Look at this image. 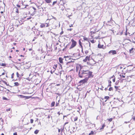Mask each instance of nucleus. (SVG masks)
Returning <instances> with one entry per match:
<instances>
[{
  "instance_id": "obj_50",
  "label": "nucleus",
  "mask_w": 135,
  "mask_h": 135,
  "mask_svg": "<svg viewBox=\"0 0 135 135\" xmlns=\"http://www.w3.org/2000/svg\"><path fill=\"white\" fill-rule=\"evenodd\" d=\"M4 74H5V73H3L2 74V75H4ZM1 76V75H0V76Z\"/></svg>"
},
{
  "instance_id": "obj_16",
  "label": "nucleus",
  "mask_w": 135,
  "mask_h": 135,
  "mask_svg": "<svg viewBox=\"0 0 135 135\" xmlns=\"http://www.w3.org/2000/svg\"><path fill=\"white\" fill-rule=\"evenodd\" d=\"M108 82H109V85H108V87L111 86V81H109Z\"/></svg>"
},
{
  "instance_id": "obj_44",
  "label": "nucleus",
  "mask_w": 135,
  "mask_h": 135,
  "mask_svg": "<svg viewBox=\"0 0 135 135\" xmlns=\"http://www.w3.org/2000/svg\"><path fill=\"white\" fill-rule=\"evenodd\" d=\"M13 135H17V133L16 132L14 133L13 134Z\"/></svg>"
},
{
  "instance_id": "obj_12",
  "label": "nucleus",
  "mask_w": 135,
  "mask_h": 135,
  "mask_svg": "<svg viewBox=\"0 0 135 135\" xmlns=\"http://www.w3.org/2000/svg\"><path fill=\"white\" fill-rule=\"evenodd\" d=\"M47 3H50L51 2V0H45Z\"/></svg>"
},
{
  "instance_id": "obj_42",
  "label": "nucleus",
  "mask_w": 135,
  "mask_h": 135,
  "mask_svg": "<svg viewBox=\"0 0 135 135\" xmlns=\"http://www.w3.org/2000/svg\"><path fill=\"white\" fill-rule=\"evenodd\" d=\"M72 28H70V29H67L68 31H71L72 30Z\"/></svg>"
},
{
  "instance_id": "obj_6",
  "label": "nucleus",
  "mask_w": 135,
  "mask_h": 135,
  "mask_svg": "<svg viewBox=\"0 0 135 135\" xmlns=\"http://www.w3.org/2000/svg\"><path fill=\"white\" fill-rule=\"evenodd\" d=\"M49 26L48 24L47 23H42L40 25V27L41 28H43L45 27H47Z\"/></svg>"
},
{
  "instance_id": "obj_62",
  "label": "nucleus",
  "mask_w": 135,
  "mask_h": 135,
  "mask_svg": "<svg viewBox=\"0 0 135 135\" xmlns=\"http://www.w3.org/2000/svg\"><path fill=\"white\" fill-rule=\"evenodd\" d=\"M7 91H9V92H10V91H9V90L7 89Z\"/></svg>"
},
{
  "instance_id": "obj_24",
  "label": "nucleus",
  "mask_w": 135,
  "mask_h": 135,
  "mask_svg": "<svg viewBox=\"0 0 135 135\" xmlns=\"http://www.w3.org/2000/svg\"><path fill=\"white\" fill-rule=\"evenodd\" d=\"M133 48H132L131 49H130L129 50V52L130 53H131L132 52V51L133 50Z\"/></svg>"
},
{
  "instance_id": "obj_18",
  "label": "nucleus",
  "mask_w": 135,
  "mask_h": 135,
  "mask_svg": "<svg viewBox=\"0 0 135 135\" xmlns=\"http://www.w3.org/2000/svg\"><path fill=\"white\" fill-rule=\"evenodd\" d=\"M79 45L81 46V48H82L83 46L81 45V42L80 40H79Z\"/></svg>"
},
{
  "instance_id": "obj_27",
  "label": "nucleus",
  "mask_w": 135,
  "mask_h": 135,
  "mask_svg": "<svg viewBox=\"0 0 135 135\" xmlns=\"http://www.w3.org/2000/svg\"><path fill=\"white\" fill-rule=\"evenodd\" d=\"M20 97H21V98H25V96L22 95H19Z\"/></svg>"
},
{
  "instance_id": "obj_52",
  "label": "nucleus",
  "mask_w": 135,
  "mask_h": 135,
  "mask_svg": "<svg viewBox=\"0 0 135 135\" xmlns=\"http://www.w3.org/2000/svg\"><path fill=\"white\" fill-rule=\"evenodd\" d=\"M108 87V86L107 88H105V90L106 91L107 90Z\"/></svg>"
},
{
  "instance_id": "obj_58",
  "label": "nucleus",
  "mask_w": 135,
  "mask_h": 135,
  "mask_svg": "<svg viewBox=\"0 0 135 135\" xmlns=\"http://www.w3.org/2000/svg\"><path fill=\"white\" fill-rule=\"evenodd\" d=\"M81 49H82L81 52H82L83 53V47L82 48H81Z\"/></svg>"
},
{
  "instance_id": "obj_49",
  "label": "nucleus",
  "mask_w": 135,
  "mask_h": 135,
  "mask_svg": "<svg viewBox=\"0 0 135 135\" xmlns=\"http://www.w3.org/2000/svg\"><path fill=\"white\" fill-rule=\"evenodd\" d=\"M31 18V17H29L27 18V19L28 20H29Z\"/></svg>"
},
{
  "instance_id": "obj_60",
  "label": "nucleus",
  "mask_w": 135,
  "mask_h": 135,
  "mask_svg": "<svg viewBox=\"0 0 135 135\" xmlns=\"http://www.w3.org/2000/svg\"><path fill=\"white\" fill-rule=\"evenodd\" d=\"M57 86H59L60 85V84H56Z\"/></svg>"
},
{
  "instance_id": "obj_40",
  "label": "nucleus",
  "mask_w": 135,
  "mask_h": 135,
  "mask_svg": "<svg viewBox=\"0 0 135 135\" xmlns=\"http://www.w3.org/2000/svg\"><path fill=\"white\" fill-rule=\"evenodd\" d=\"M74 62V61H69V62H67V64H68L70 63H71V62Z\"/></svg>"
},
{
  "instance_id": "obj_22",
  "label": "nucleus",
  "mask_w": 135,
  "mask_h": 135,
  "mask_svg": "<svg viewBox=\"0 0 135 135\" xmlns=\"http://www.w3.org/2000/svg\"><path fill=\"white\" fill-rule=\"evenodd\" d=\"M74 121H76L78 119V117H75V118H74Z\"/></svg>"
},
{
  "instance_id": "obj_63",
  "label": "nucleus",
  "mask_w": 135,
  "mask_h": 135,
  "mask_svg": "<svg viewBox=\"0 0 135 135\" xmlns=\"http://www.w3.org/2000/svg\"><path fill=\"white\" fill-rule=\"evenodd\" d=\"M133 119L135 120V117H134L133 118Z\"/></svg>"
},
{
  "instance_id": "obj_7",
  "label": "nucleus",
  "mask_w": 135,
  "mask_h": 135,
  "mask_svg": "<svg viewBox=\"0 0 135 135\" xmlns=\"http://www.w3.org/2000/svg\"><path fill=\"white\" fill-rule=\"evenodd\" d=\"M116 52L115 50H111L109 52V54H110L112 53V55L116 54Z\"/></svg>"
},
{
  "instance_id": "obj_32",
  "label": "nucleus",
  "mask_w": 135,
  "mask_h": 135,
  "mask_svg": "<svg viewBox=\"0 0 135 135\" xmlns=\"http://www.w3.org/2000/svg\"><path fill=\"white\" fill-rule=\"evenodd\" d=\"M120 76L121 78H125V76L123 75H120Z\"/></svg>"
},
{
  "instance_id": "obj_51",
  "label": "nucleus",
  "mask_w": 135,
  "mask_h": 135,
  "mask_svg": "<svg viewBox=\"0 0 135 135\" xmlns=\"http://www.w3.org/2000/svg\"><path fill=\"white\" fill-rule=\"evenodd\" d=\"M129 121H128V122H124V123H129Z\"/></svg>"
},
{
  "instance_id": "obj_54",
  "label": "nucleus",
  "mask_w": 135,
  "mask_h": 135,
  "mask_svg": "<svg viewBox=\"0 0 135 135\" xmlns=\"http://www.w3.org/2000/svg\"><path fill=\"white\" fill-rule=\"evenodd\" d=\"M57 114L59 115L60 114L59 112H57Z\"/></svg>"
},
{
  "instance_id": "obj_11",
  "label": "nucleus",
  "mask_w": 135,
  "mask_h": 135,
  "mask_svg": "<svg viewBox=\"0 0 135 135\" xmlns=\"http://www.w3.org/2000/svg\"><path fill=\"white\" fill-rule=\"evenodd\" d=\"M96 132L95 131H91V132L89 133V135H91V134H95Z\"/></svg>"
},
{
  "instance_id": "obj_8",
  "label": "nucleus",
  "mask_w": 135,
  "mask_h": 135,
  "mask_svg": "<svg viewBox=\"0 0 135 135\" xmlns=\"http://www.w3.org/2000/svg\"><path fill=\"white\" fill-rule=\"evenodd\" d=\"M103 46L104 45H101L100 43H99L98 45V47L99 48H103L104 49Z\"/></svg>"
},
{
  "instance_id": "obj_34",
  "label": "nucleus",
  "mask_w": 135,
  "mask_h": 135,
  "mask_svg": "<svg viewBox=\"0 0 135 135\" xmlns=\"http://www.w3.org/2000/svg\"><path fill=\"white\" fill-rule=\"evenodd\" d=\"M90 42L92 43H94V40H92L90 41Z\"/></svg>"
},
{
  "instance_id": "obj_48",
  "label": "nucleus",
  "mask_w": 135,
  "mask_h": 135,
  "mask_svg": "<svg viewBox=\"0 0 135 135\" xmlns=\"http://www.w3.org/2000/svg\"><path fill=\"white\" fill-rule=\"evenodd\" d=\"M113 81L114 82H115V78L113 79Z\"/></svg>"
},
{
  "instance_id": "obj_26",
  "label": "nucleus",
  "mask_w": 135,
  "mask_h": 135,
  "mask_svg": "<svg viewBox=\"0 0 135 135\" xmlns=\"http://www.w3.org/2000/svg\"><path fill=\"white\" fill-rule=\"evenodd\" d=\"M105 124H103L102 126V128H101L100 129H103L104 128V127H105Z\"/></svg>"
},
{
  "instance_id": "obj_5",
  "label": "nucleus",
  "mask_w": 135,
  "mask_h": 135,
  "mask_svg": "<svg viewBox=\"0 0 135 135\" xmlns=\"http://www.w3.org/2000/svg\"><path fill=\"white\" fill-rule=\"evenodd\" d=\"M88 79L87 78H85L84 79L80 80L79 83L81 84L82 85L83 84L86 83Z\"/></svg>"
},
{
  "instance_id": "obj_31",
  "label": "nucleus",
  "mask_w": 135,
  "mask_h": 135,
  "mask_svg": "<svg viewBox=\"0 0 135 135\" xmlns=\"http://www.w3.org/2000/svg\"><path fill=\"white\" fill-rule=\"evenodd\" d=\"M16 75L17 77H19V74L18 72L16 73Z\"/></svg>"
},
{
  "instance_id": "obj_59",
  "label": "nucleus",
  "mask_w": 135,
  "mask_h": 135,
  "mask_svg": "<svg viewBox=\"0 0 135 135\" xmlns=\"http://www.w3.org/2000/svg\"><path fill=\"white\" fill-rule=\"evenodd\" d=\"M68 123V122H66V123H65V125H66V124H67Z\"/></svg>"
},
{
  "instance_id": "obj_2",
  "label": "nucleus",
  "mask_w": 135,
  "mask_h": 135,
  "mask_svg": "<svg viewBox=\"0 0 135 135\" xmlns=\"http://www.w3.org/2000/svg\"><path fill=\"white\" fill-rule=\"evenodd\" d=\"M86 72L85 71V70L80 69L78 73L79 77L80 78L83 77L84 75V74H85V72Z\"/></svg>"
},
{
  "instance_id": "obj_64",
  "label": "nucleus",
  "mask_w": 135,
  "mask_h": 135,
  "mask_svg": "<svg viewBox=\"0 0 135 135\" xmlns=\"http://www.w3.org/2000/svg\"><path fill=\"white\" fill-rule=\"evenodd\" d=\"M1 135H4V134L3 133H2L1 134Z\"/></svg>"
},
{
  "instance_id": "obj_35",
  "label": "nucleus",
  "mask_w": 135,
  "mask_h": 135,
  "mask_svg": "<svg viewBox=\"0 0 135 135\" xmlns=\"http://www.w3.org/2000/svg\"><path fill=\"white\" fill-rule=\"evenodd\" d=\"M33 120L32 119H31L30 120L31 123H32L33 122Z\"/></svg>"
},
{
  "instance_id": "obj_37",
  "label": "nucleus",
  "mask_w": 135,
  "mask_h": 135,
  "mask_svg": "<svg viewBox=\"0 0 135 135\" xmlns=\"http://www.w3.org/2000/svg\"><path fill=\"white\" fill-rule=\"evenodd\" d=\"M64 57L65 58V60H66V59L69 57V56H65Z\"/></svg>"
},
{
  "instance_id": "obj_9",
  "label": "nucleus",
  "mask_w": 135,
  "mask_h": 135,
  "mask_svg": "<svg viewBox=\"0 0 135 135\" xmlns=\"http://www.w3.org/2000/svg\"><path fill=\"white\" fill-rule=\"evenodd\" d=\"M89 59V57L88 56H86L85 59L83 60V61L84 62H86Z\"/></svg>"
},
{
  "instance_id": "obj_45",
  "label": "nucleus",
  "mask_w": 135,
  "mask_h": 135,
  "mask_svg": "<svg viewBox=\"0 0 135 135\" xmlns=\"http://www.w3.org/2000/svg\"><path fill=\"white\" fill-rule=\"evenodd\" d=\"M88 50H86L85 51V53L86 54H87V53H88Z\"/></svg>"
},
{
  "instance_id": "obj_13",
  "label": "nucleus",
  "mask_w": 135,
  "mask_h": 135,
  "mask_svg": "<svg viewBox=\"0 0 135 135\" xmlns=\"http://www.w3.org/2000/svg\"><path fill=\"white\" fill-rule=\"evenodd\" d=\"M2 81L4 84H6V85L7 86H10L9 85V84H7V82L4 81H3V80H2Z\"/></svg>"
},
{
  "instance_id": "obj_53",
  "label": "nucleus",
  "mask_w": 135,
  "mask_h": 135,
  "mask_svg": "<svg viewBox=\"0 0 135 135\" xmlns=\"http://www.w3.org/2000/svg\"><path fill=\"white\" fill-rule=\"evenodd\" d=\"M63 33V31H62L60 33V34L61 35Z\"/></svg>"
},
{
  "instance_id": "obj_25",
  "label": "nucleus",
  "mask_w": 135,
  "mask_h": 135,
  "mask_svg": "<svg viewBox=\"0 0 135 135\" xmlns=\"http://www.w3.org/2000/svg\"><path fill=\"white\" fill-rule=\"evenodd\" d=\"M14 9H16V12L17 13H18L19 11H18V9L17 8H14Z\"/></svg>"
},
{
  "instance_id": "obj_23",
  "label": "nucleus",
  "mask_w": 135,
  "mask_h": 135,
  "mask_svg": "<svg viewBox=\"0 0 135 135\" xmlns=\"http://www.w3.org/2000/svg\"><path fill=\"white\" fill-rule=\"evenodd\" d=\"M3 99L4 100H8V99L7 98H6L5 97H3Z\"/></svg>"
},
{
  "instance_id": "obj_19",
  "label": "nucleus",
  "mask_w": 135,
  "mask_h": 135,
  "mask_svg": "<svg viewBox=\"0 0 135 135\" xmlns=\"http://www.w3.org/2000/svg\"><path fill=\"white\" fill-rule=\"evenodd\" d=\"M14 84L15 86H17L19 85V84L18 82H15Z\"/></svg>"
},
{
  "instance_id": "obj_20",
  "label": "nucleus",
  "mask_w": 135,
  "mask_h": 135,
  "mask_svg": "<svg viewBox=\"0 0 135 135\" xmlns=\"http://www.w3.org/2000/svg\"><path fill=\"white\" fill-rule=\"evenodd\" d=\"M0 65L2 66H6V64H4V63H1L0 64Z\"/></svg>"
},
{
  "instance_id": "obj_15",
  "label": "nucleus",
  "mask_w": 135,
  "mask_h": 135,
  "mask_svg": "<svg viewBox=\"0 0 135 135\" xmlns=\"http://www.w3.org/2000/svg\"><path fill=\"white\" fill-rule=\"evenodd\" d=\"M109 98V96H105L104 97V99H106V100L105 101V102H106L107 100Z\"/></svg>"
},
{
  "instance_id": "obj_3",
  "label": "nucleus",
  "mask_w": 135,
  "mask_h": 135,
  "mask_svg": "<svg viewBox=\"0 0 135 135\" xmlns=\"http://www.w3.org/2000/svg\"><path fill=\"white\" fill-rule=\"evenodd\" d=\"M36 10V8L34 7H32L31 8L29 13H31V15L33 16L35 14Z\"/></svg>"
},
{
  "instance_id": "obj_33",
  "label": "nucleus",
  "mask_w": 135,
  "mask_h": 135,
  "mask_svg": "<svg viewBox=\"0 0 135 135\" xmlns=\"http://www.w3.org/2000/svg\"><path fill=\"white\" fill-rule=\"evenodd\" d=\"M14 73H13L12 74V76H11V78L12 79H13V78H14Z\"/></svg>"
},
{
  "instance_id": "obj_1",
  "label": "nucleus",
  "mask_w": 135,
  "mask_h": 135,
  "mask_svg": "<svg viewBox=\"0 0 135 135\" xmlns=\"http://www.w3.org/2000/svg\"><path fill=\"white\" fill-rule=\"evenodd\" d=\"M85 74L84 75L83 77L87 78L88 79L89 78H93V75H92V72L89 71L88 70H85Z\"/></svg>"
},
{
  "instance_id": "obj_17",
  "label": "nucleus",
  "mask_w": 135,
  "mask_h": 135,
  "mask_svg": "<svg viewBox=\"0 0 135 135\" xmlns=\"http://www.w3.org/2000/svg\"><path fill=\"white\" fill-rule=\"evenodd\" d=\"M39 130H36L34 132V133L36 134H37Z\"/></svg>"
},
{
  "instance_id": "obj_38",
  "label": "nucleus",
  "mask_w": 135,
  "mask_h": 135,
  "mask_svg": "<svg viewBox=\"0 0 135 135\" xmlns=\"http://www.w3.org/2000/svg\"><path fill=\"white\" fill-rule=\"evenodd\" d=\"M109 121V122H111L112 121V118H110L108 120Z\"/></svg>"
},
{
  "instance_id": "obj_29",
  "label": "nucleus",
  "mask_w": 135,
  "mask_h": 135,
  "mask_svg": "<svg viewBox=\"0 0 135 135\" xmlns=\"http://www.w3.org/2000/svg\"><path fill=\"white\" fill-rule=\"evenodd\" d=\"M83 39L85 41H88V38L86 37H84Z\"/></svg>"
},
{
  "instance_id": "obj_41",
  "label": "nucleus",
  "mask_w": 135,
  "mask_h": 135,
  "mask_svg": "<svg viewBox=\"0 0 135 135\" xmlns=\"http://www.w3.org/2000/svg\"><path fill=\"white\" fill-rule=\"evenodd\" d=\"M10 108L7 109L6 110V111H7H7H10Z\"/></svg>"
},
{
  "instance_id": "obj_56",
  "label": "nucleus",
  "mask_w": 135,
  "mask_h": 135,
  "mask_svg": "<svg viewBox=\"0 0 135 135\" xmlns=\"http://www.w3.org/2000/svg\"><path fill=\"white\" fill-rule=\"evenodd\" d=\"M47 118H50V115H48V116Z\"/></svg>"
},
{
  "instance_id": "obj_14",
  "label": "nucleus",
  "mask_w": 135,
  "mask_h": 135,
  "mask_svg": "<svg viewBox=\"0 0 135 135\" xmlns=\"http://www.w3.org/2000/svg\"><path fill=\"white\" fill-rule=\"evenodd\" d=\"M55 102H52L51 104V107H52L54 106L55 105Z\"/></svg>"
},
{
  "instance_id": "obj_47",
  "label": "nucleus",
  "mask_w": 135,
  "mask_h": 135,
  "mask_svg": "<svg viewBox=\"0 0 135 135\" xmlns=\"http://www.w3.org/2000/svg\"><path fill=\"white\" fill-rule=\"evenodd\" d=\"M59 104V103H57L56 104V106H58V105Z\"/></svg>"
},
{
  "instance_id": "obj_57",
  "label": "nucleus",
  "mask_w": 135,
  "mask_h": 135,
  "mask_svg": "<svg viewBox=\"0 0 135 135\" xmlns=\"http://www.w3.org/2000/svg\"><path fill=\"white\" fill-rule=\"evenodd\" d=\"M61 130L60 129H58V132H60V131Z\"/></svg>"
},
{
  "instance_id": "obj_61",
  "label": "nucleus",
  "mask_w": 135,
  "mask_h": 135,
  "mask_svg": "<svg viewBox=\"0 0 135 135\" xmlns=\"http://www.w3.org/2000/svg\"><path fill=\"white\" fill-rule=\"evenodd\" d=\"M68 45H69V44H68V45H67L66 46V47H65V49H66V47H67V46H68Z\"/></svg>"
},
{
  "instance_id": "obj_10",
  "label": "nucleus",
  "mask_w": 135,
  "mask_h": 135,
  "mask_svg": "<svg viewBox=\"0 0 135 135\" xmlns=\"http://www.w3.org/2000/svg\"><path fill=\"white\" fill-rule=\"evenodd\" d=\"M63 59H62V58L60 57L59 58V60L60 62V63L62 64L63 63Z\"/></svg>"
},
{
  "instance_id": "obj_39",
  "label": "nucleus",
  "mask_w": 135,
  "mask_h": 135,
  "mask_svg": "<svg viewBox=\"0 0 135 135\" xmlns=\"http://www.w3.org/2000/svg\"><path fill=\"white\" fill-rule=\"evenodd\" d=\"M89 44V46L90 47V43L88 41V43L86 44Z\"/></svg>"
},
{
  "instance_id": "obj_4",
  "label": "nucleus",
  "mask_w": 135,
  "mask_h": 135,
  "mask_svg": "<svg viewBox=\"0 0 135 135\" xmlns=\"http://www.w3.org/2000/svg\"><path fill=\"white\" fill-rule=\"evenodd\" d=\"M71 41L72 42V44L71 46V47L69 48L70 49H71L75 47L76 44V42L74 40L72 39L71 40Z\"/></svg>"
},
{
  "instance_id": "obj_55",
  "label": "nucleus",
  "mask_w": 135,
  "mask_h": 135,
  "mask_svg": "<svg viewBox=\"0 0 135 135\" xmlns=\"http://www.w3.org/2000/svg\"><path fill=\"white\" fill-rule=\"evenodd\" d=\"M112 17H111V18H110V21H108V22H110V21H111V20H112Z\"/></svg>"
},
{
  "instance_id": "obj_43",
  "label": "nucleus",
  "mask_w": 135,
  "mask_h": 135,
  "mask_svg": "<svg viewBox=\"0 0 135 135\" xmlns=\"http://www.w3.org/2000/svg\"><path fill=\"white\" fill-rule=\"evenodd\" d=\"M114 87L116 89H118V86H114Z\"/></svg>"
},
{
  "instance_id": "obj_30",
  "label": "nucleus",
  "mask_w": 135,
  "mask_h": 135,
  "mask_svg": "<svg viewBox=\"0 0 135 135\" xmlns=\"http://www.w3.org/2000/svg\"><path fill=\"white\" fill-rule=\"evenodd\" d=\"M57 1H54L53 2V4H52V5H54L55 4H56L57 3Z\"/></svg>"
},
{
  "instance_id": "obj_21",
  "label": "nucleus",
  "mask_w": 135,
  "mask_h": 135,
  "mask_svg": "<svg viewBox=\"0 0 135 135\" xmlns=\"http://www.w3.org/2000/svg\"><path fill=\"white\" fill-rule=\"evenodd\" d=\"M31 97V96H25V99H28L30 98Z\"/></svg>"
},
{
  "instance_id": "obj_46",
  "label": "nucleus",
  "mask_w": 135,
  "mask_h": 135,
  "mask_svg": "<svg viewBox=\"0 0 135 135\" xmlns=\"http://www.w3.org/2000/svg\"><path fill=\"white\" fill-rule=\"evenodd\" d=\"M17 6L18 8H20V6L18 4H17Z\"/></svg>"
},
{
  "instance_id": "obj_36",
  "label": "nucleus",
  "mask_w": 135,
  "mask_h": 135,
  "mask_svg": "<svg viewBox=\"0 0 135 135\" xmlns=\"http://www.w3.org/2000/svg\"><path fill=\"white\" fill-rule=\"evenodd\" d=\"M57 65H54V69L56 68L57 67Z\"/></svg>"
},
{
  "instance_id": "obj_28",
  "label": "nucleus",
  "mask_w": 135,
  "mask_h": 135,
  "mask_svg": "<svg viewBox=\"0 0 135 135\" xmlns=\"http://www.w3.org/2000/svg\"><path fill=\"white\" fill-rule=\"evenodd\" d=\"M109 91H111L113 90V88L110 87L109 89Z\"/></svg>"
}]
</instances>
